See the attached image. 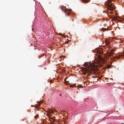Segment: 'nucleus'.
Listing matches in <instances>:
<instances>
[{"instance_id": "nucleus-22", "label": "nucleus", "mask_w": 124, "mask_h": 124, "mask_svg": "<svg viewBox=\"0 0 124 124\" xmlns=\"http://www.w3.org/2000/svg\"><path fill=\"white\" fill-rule=\"evenodd\" d=\"M53 112H53V111H52V113H53Z\"/></svg>"}, {"instance_id": "nucleus-6", "label": "nucleus", "mask_w": 124, "mask_h": 124, "mask_svg": "<svg viewBox=\"0 0 124 124\" xmlns=\"http://www.w3.org/2000/svg\"><path fill=\"white\" fill-rule=\"evenodd\" d=\"M70 87H73L74 86L76 87H80L81 86H82L81 85H77L76 84H74L73 85H70Z\"/></svg>"}, {"instance_id": "nucleus-4", "label": "nucleus", "mask_w": 124, "mask_h": 124, "mask_svg": "<svg viewBox=\"0 0 124 124\" xmlns=\"http://www.w3.org/2000/svg\"><path fill=\"white\" fill-rule=\"evenodd\" d=\"M71 10L70 9H66L64 12L65 13L68 15H69L70 14Z\"/></svg>"}, {"instance_id": "nucleus-13", "label": "nucleus", "mask_w": 124, "mask_h": 124, "mask_svg": "<svg viewBox=\"0 0 124 124\" xmlns=\"http://www.w3.org/2000/svg\"><path fill=\"white\" fill-rule=\"evenodd\" d=\"M39 116L38 115H36L34 116V118H36L38 116Z\"/></svg>"}, {"instance_id": "nucleus-21", "label": "nucleus", "mask_w": 124, "mask_h": 124, "mask_svg": "<svg viewBox=\"0 0 124 124\" xmlns=\"http://www.w3.org/2000/svg\"><path fill=\"white\" fill-rule=\"evenodd\" d=\"M98 78H97V80H98Z\"/></svg>"}, {"instance_id": "nucleus-15", "label": "nucleus", "mask_w": 124, "mask_h": 124, "mask_svg": "<svg viewBox=\"0 0 124 124\" xmlns=\"http://www.w3.org/2000/svg\"><path fill=\"white\" fill-rule=\"evenodd\" d=\"M108 17H111V16L110 15H108Z\"/></svg>"}, {"instance_id": "nucleus-2", "label": "nucleus", "mask_w": 124, "mask_h": 124, "mask_svg": "<svg viewBox=\"0 0 124 124\" xmlns=\"http://www.w3.org/2000/svg\"><path fill=\"white\" fill-rule=\"evenodd\" d=\"M97 53L99 54V55H98V57L99 59L100 60H101L102 58L101 55H102L103 54V52L102 51V50H98L97 51Z\"/></svg>"}, {"instance_id": "nucleus-16", "label": "nucleus", "mask_w": 124, "mask_h": 124, "mask_svg": "<svg viewBox=\"0 0 124 124\" xmlns=\"http://www.w3.org/2000/svg\"><path fill=\"white\" fill-rule=\"evenodd\" d=\"M52 82V80H50V83H51Z\"/></svg>"}, {"instance_id": "nucleus-7", "label": "nucleus", "mask_w": 124, "mask_h": 124, "mask_svg": "<svg viewBox=\"0 0 124 124\" xmlns=\"http://www.w3.org/2000/svg\"><path fill=\"white\" fill-rule=\"evenodd\" d=\"M111 18H112V19L114 20V21L117 20V17L116 16H113V17H111Z\"/></svg>"}, {"instance_id": "nucleus-9", "label": "nucleus", "mask_w": 124, "mask_h": 124, "mask_svg": "<svg viewBox=\"0 0 124 124\" xmlns=\"http://www.w3.org/2000/svg\"><path fill=\"white\" fill-rule=\"evenodd\" d=\"M62 10L64 11L66 9V8H65L63 7H62Z\"/></svg>"}, {"instance_id": "nucleus-18", "label": "nucleus", "mask_w": 124, "mask_h": 124, "mask_svg": "<svg viewBox=\"0 0 124 124\" xmlns=\"http://www.w3.org/2000/svg\"><path fill=\"white\" fill-rule=\"evenodd\" d=\"M78 66H80V65H78Z\"/></svg>"}, {"instance_id": "nucleus-12", "label": "nucleus", "mask_w": 124, "mask_h": 124, "mask_svg": "<svg viewBox=\"0 0 124 124\" xmlns=\"http://www.w3.org/2000/svg\"><path fill=\"white\" fill-rule=\"evenodd\" d=\"M38 106H40L41 105V102H38Z\"/></svg>"}, {"instance_id": "nucleus-10", "label": "nucleus", "mask_w": 124, "mask_h": 124, "mask_svg": "<svg viewBox=\"0 0 124 124\" xmlns=\"http://www.w3.org/2000/svg\"><path fill=\"white\" fill-rule=\"evenodd\" d=\"M119 22H120L122 24H121L123 25V26H124V23H122V21H121V20H119Z\"/></svg>"}, {"instance_id": "nucleus-1", "label": "nucleus", "mask_w": 124, "mask_h": 124, "mask_svg": "<svg viewBox=\"0 0 124 124\" xmlns=\"http://www.w3.org/2000/svg\"><path fill=\"white\" fill-rule=\"evenodd\" d=\"M113 50H111L110 52H108L107 53V58H109V57H111V59L113 61H114V59H116V58L118 59L120 58V56L119 55L114 57L113 58L111 57L114 54V53H113Z\"/></svg>"}, {"instance_id": "nucleus-20", "label": "nucleus", "mask_w": 124, "mask_h": 124, "mask_svg": "<svg viewBox=\"0 0 124 124\" xmlns=\"http://www.w3.org/2000/svg\"><path fill=\"white\" fill-rule=\"evenodd\" d=\"M93 78H94V76H93Z\"/></svg>"}, {"instance_id": "nucleus-19", "label": "nucleus", "mask_w": 124, "mask_h": 124, "mask_svg": "<svg viewBox=\"0 0 124 124\" xmlns=\"http://www.w3.org/2000/svg\"><path fill=\"white\" fill-rule=\"evenodd\" d=\"M33 105H31V106L32 107H33Z\"/></svg>"}, {"instance_id": "nucleus-8", "label": "nucleus", "mask_w": 124, "mask_h": 124, "mask_svg": "<svg viewBox=\"0 0 124 124\" xmlns=\"http://www.w3.org/2000/svg\"><path fill=\"white\" fill-rule=\"evenodd\" d=\"M102 30L104 31H108L109 29L108 28H102Z\"/></svg>"}, {"instance_id": "nucleus-14", "label": "nucleus", "mask_w": 124, "mask_h": 124, "mask_svg": "<svg viewBox=\"0 0 124 124\" xmlns=\"http://www.w3.org/2000/svg\"><path fill=\"white\" fill-rule=\"evenodd\" d=\"M107 66L108 67V68H109L111 66H110L109 65H108Z\"/></svg>"}, {"instance_id": "nucleus-17", "label": "nucleus", "mask_w": 124, "mask_h": 124, "mask_svg": "<svg viewBox=\"0 0 124 124\" xmlns=\"http://www.w3.org/2000/svg\"><path fill=\"white\" fill-rule=\"evenodd\" d=\"M85 0V2H88L87 1V0Z\"/></svg>"}, {"instance_id": "nucleus-11", "label": "nucleus", "mask_w": 124, "mask_h": 124, "mask_svg": "<svg viewBox=\"0 0 124 124\" xmlns=\"http://www.w3.org/2000/svg\"><path fill=\"white\" fill-rule=\"evenodd\" d=\"M35 107L36 108H38L39 107V106L38 105L36 104L35 106Z\"/></svg>"}, {"instance_id": "nucleus-3", "label": "nucleus", "mask_w": 124, "mask_h": 124, "mask_svg": "<svg viewBox=\"0 0 124 124\" xmlns=\"http://www.w3.org/2000/svg\"><path fill=\"white\" fill-rule=\"evenodd\" d=\"M81 69L83 71V74L84 75H85L88 72V70L87 69H86L84 67H81Z\"/></svg>"}, {"instance_id": "nucleus-5", "label": "nucleus", "mask_w": 124, "mask_h": 124, "mask_svg": "<svg viewBox=\"0 0 124 124\" xmlns=\"http://www.w3.org/2000/svg\"><path fill=\"white\" fill-rule=\"evenodd\" d=\"M84 64V66L86 68H88V69H88V71L89 70V68L91 67V66L90 65H89L87 63H85Z\"/></svg>"}]
</instances>
